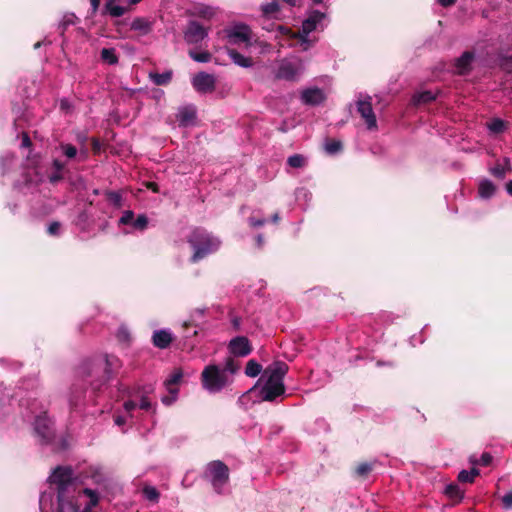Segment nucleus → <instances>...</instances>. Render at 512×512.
Wrapping results in <instances>:
<instances>
[{
  "instance_id": "c9c22d12",
  "label": "nucleus",
  "mask_w": 512,
  "mask_h": 512,
  "mask_svg": "<svg viewBox=\"0 0 512 512\" xmlns=\"http://www.w3.org/2000/svg\"><path fill=\"white\" fill-rule=\"evenodd\" d=\"M239 368H240L239 363L236 362L232 357H228L226 360V363H225V367L221 370L225 371L226 374H227V372H230L233 374V373L237 372Z\"/></svg>"
},
{
  "instance_id": "a18cd8bd",
  "label": "nucleus",
  "mask_w": 512,
  "mask_h": 512,
  "mask_svg": "<svg viewBox=\"0 0 512 512\" xmlns=\"http://www.w3.org/2000/svg\"><path fill=\"white\" fill-rule=\"evenodd\" d=\"M458 480L462 483H473L474 482L473 478L469 474V471H467V470H462L459 472Z\"/></svg>"
},
{
  "instance_id": "c85d7f7f",
  "label": "nucleus",
  "mask_w": 512,
  "mask_h": 512,
  "mask_svg": "<svg viewBox=\"0 0 512 512\" xmlns=\"http://www.w3.org/2000/svg\"><path fill=\"white\" fill-rule=\"evenodd\" d=\"M188 55L196 62L207 63L211 60L212 54L208 51L196 52L189 50Z\"/></svg>"
},
{
  "instance_id": "9d476101",
  "label": "nucleus",
  "mask_w": 512,
  "mask_h": 512,
  "mask_svg": "<svg viewBox=\"0 0 512 512\" xmlns=\"http://www.w3.org/2000/svg\"><path fill=\"white\" fill-rule=\"evenodd\" d=\"M325 18V14L319 11H313L309 17L303 21L301 31L293 37H299L303 50L310 46L308 35L317 28V25Z\"/></svg>"
},
{
  "instance_id": "7c9ffc66",
  "label": "nucleus",
  "mask_w": 512,
  "mask_h": 512,
  "mask_svg": "<svg viewBox=\"0 0 512 512\" xmlns=\"http://www.w3.org/2000/svg\"><path fill=\"white\" fill-rule=\"evenodd\" d=\"M287 163L292 168H302L306 164V159L300 154H294L287 159Z\"/></svg>"
},
{
  "instance_id": "603ef678",
  "label": "nucleus",
  "mask_w": 512,
  "mask_h": 512,
  "mask_svg": "<svg viewBox=\"0 0 512 512\" xmlns=\"http://www.w3.org/2000/svg\"><path fill=\"white\" fill-rule=\"evenodd\" d=\"M91 147H92V151L94 152V154H99L101 151V143H100L99 139L92 138L91 139Z\"/></svg>"
},
{
  "instance_id": "e433bc0d",
  "label": "nucleus",
  "mask_w": 512,
  "mask_h": 512,
  "mask_svg": "<svg viewBox=\"0 0 512 512\" xmlns=\"http://www.w3.org/2000/svg\"><path fill=\"white\" fill-rule=\"evenodd\" d=\"M61 149L63 154L69 159L74 158L77 155V149L72 144H61Z\"/></svg>"
},
{
  "instance_id": "864d4df0",
  "label": "nucleus",
  "mask_w": 512,
  "mask_h": 512,
  "mask_svg": "<svg viewBox=\"0 0 512 512\" xmlns=\"http://www.w3.org/2000/svg\"><path fill=\"white\" fill-rule=\"evenodd\" d=\"M62 179H63V175H62V173L57 172V171H55L54 173H52V174L49 176V181H50V183H52V184H56V183L60 182Z\"/></svg>"
},
{
  "instance_id": "0e129e2a",
  "label": "nucleus",
  "mask_w": 512,
  "mask_h": 512,
  "mask_svg": "<svg viewBox=\"0 0 512 512\" xmlns=\"http://www.w3.org/2000/svg\"><path fill=\"white\" fill-rule=\"evenodd\" d=\"M116 425L121 426L125 423V419L122 416H117L114 419Z\"/></svg>"
},
{
  "instance_id": "5701e85b",
  "label": "nucleus",
  "mask_w": 512,
  "mask_h": 512,
  "mask_svg": "<svg viewBox=\"0 0 512 512\" xmlns=\"http://www.w3.org/2000/svg\"><path fill=\"white\" fill-rule=\"evenodd\" d=\"M178 121L180 125L186 126L196 118V110L192 106H186L179 110Z\"/></svg>"
},
{
  "instance_id": "f8f14e48",
  "label": "nucleus",
  "mask_w": 512,
  "mask_h": 512,
  "mask_svg": "<svg viewBox=\"0 0 512 512\" xmlns=\"http://www.w3.org/2000/svg\"><path fill=\"white\" fill-rule=\"evenodd\" d=\"M357 110L365 120L368 129L372 130L377 127V120L372 108L371 97L359 99L357 101Z\"/></svg>"
},
{
  "instance_id": "aec40b11",
  "label": "nucleus",
  "mask_w": 512,
  "mask_h": 512,
  "mask_svg": "<svg viewBox=\"0 0 512 512\" xmlns=\"http://www.w3.org/2000/svg\"><path fill=\"white\" fill-rule=\"evenodd\" d=\"M127 11L126 7L116 4V0H105L102 15H110L117 18L123 16Z\"/></svg>"
},
{
  "instance_id": "8fccbe9b",
  "label": "nucleus",
  "mask_w": 512,
  "mask_h": 512,
  "mask_svg": "<svg viewBox=\"0 0 512 512\" xmlns=\"http://www.w3.org/2000/svg\"><path fill=\"white\" fill-rule=\"evenodd\" d=\"M502 502L505 508H512V491L508 492L506 495L503 496Z\"/></svg>"
},
{
  "instance_id": "13d9d810",
  "label": "nucleus",
  "mask_w": 512,
  "mask_h": 512,
  "mask_svg": "<svg viewBox=\"0 0 512 512\" xmlns=\"http://www.w3.org/2000/svg\"><path fill=\"white\" fill-rule=\"evenodd\" d=\"M101 0H90L91 4V14L95 15L100 7Z\"/></svg>"
},
{
  "instance_id": "e2e57ef3",
  "label": "nucleus",
  "mask_w": 512,
  "mask_h": 512,
  "mask_svg": "<svg viewBox=\"0 0 512 512\" xmlns=\"http://www.w3.org/2000/svg\"><path fill=\"white\" fill-rule=\"evenodd\" d=\"M439 3L443 6V7H448V6H451L455 3L456 0H438Z\"/></svg>"
},
{
  "instance_id": "bb28decb",
  "label": "nucleus",
  "mask_w": 512,
  "mask_h": 512,
  "mask_svg": "<svg viewBox=\"0 0 512 512\" xmlns=\"http://www.w3.org/2000/svg\"><path fill=\"white\" fill-rule=\"evenodd\" d=\"M495 192L494 184L489 180H483L479 184V194L482 198H489Z\"/></svg>"
},
{
  "instance_id": "2f4dec72",
  "label": "nucleus",
  "mask_w": 512,
  "mask_h": 512,
  "mask_svg": "<svg viewBox=\"0 0 512 512\" xmlns=\"http://www.w3.org/2000/svg\"><path fill=\"white\" fill-rule=\"evenodd\" d=\"M107 200L116 208L122 207V196L116 191H107L105 193Z\"/></svg>"
},
{
  "instance_id": "cd10ccee",
  "label": "nucleus",
  "mask_w": 512,
  "mask_h": 512,
  "mask_svg": "<svg viewBox=\"0 0 512 512\" xmlns=\"http://www.w3.org/2000/svg\"><path fill=\"white\" fill-rule=\"evenodd\" d=\"M101 59L110 65L118 63V56L114 48H103L101 50Z\"/></svg>"
},
{
  "instance_id": "a211bd4d",
  "label": "nucleus",
  "mask_w": 512,
  "mask_h": 512,
  "mask_svg": "<svg viewBox=\"0 0 512 512\" xmlns=\"http://www.w3.org/2000/svg\"><path fill=\"white\" fill-rule=\"evenodd\" d=\"M173 341L172 334L167 330H158L153 333L152 343L159 349H166Z\"/></svg>"
},
{
  "instance_id": "39448f33",
  "label": "nucleus",
  "mask_w": 512,
  "mask_h": 512,
  "mask_svg": "<svg viewBox=\"0 0 512 512\" xmlns=\"http://www.w3.org/2000/svg\"><path fill=\"white\" fill-rule=\"evenodd\" d=\"M304 69V63L300 58H285L279 62L275 71V77L277 79L295 82L300 79Z\"/></svg>"
},
{
  "instance_id": "680f3d73",
  "label": "nucleus",
  "mask_w": 512,
  "mask_h": 512,
  "mask_svg": "<svg viewBox=\"0 0 512 512\" xmlns=\"http://www.w3.org/2000/svg\"><path fill=\"white\" fill-rule=\"evenodd\" d=\"M137 404L134 402V401H126L124 403V409L127 411V412H131L132 410H134L136 408Z\"/></svg>"
},
{
  "instance_id": "338daca9",
  "label": "nucleus",
  "mask_w": 512,
  "mask_h": 512,
  "mask_svg": "<svg viewBox=\"0 0 512 512\" xmlns=\"http://www.w3.org/2000/svg\"><path fill=\"white\" fill-rule=\"evenodd\" d=\"M506 189H507V192L512 195V181H509L507 184H506Z\"/></svg>"
},
{
  "instance_id": "c03bdc74",
  "label": "nucleus",
  "mask_w": 512,
  "mask_h": 512,
  "mask_svg": "<svg viewBox=\"0 0 512 512\" xmlns=\"http://www.w3.org/2000/svg\"><path fill=\"white\" fill-rule=\"evenodd\" d=\"M84 494L89 496L90 506L94 507L98 504L99 498L95 491H93L92 489L86 488V489H84Z\"/></svg>"
},
{
  "instance_id": "5fc2aeb1",
  "label": "nucleus",
  "mask_w": 512,
  "mask_h": 512,
  "mask_svg": "<svg viewBox=\"0 0 512 512\" xmlns=\"http://www.w3.org/2000/svg\"><path fill=\"white\" fill-rule=\"evenodd\" d=\"M198 15L203 18H211L213 16V12H212L211 8L205 7V8H201L198 11Z\"/></svg>"
},
{
  "instance_id": "37998d69",
  "label": "nucleus",
  "mask_w": 512,
  "mask_h": 512,
  "mask_svg": "<svg viewBox=\"0 0 512 512\" xmlns=\"http://www.w3.org/2000/svg\"><path fill=\"white\" fill-rule=\"evenodd\" d=\"M245 373L249 377H256V359L252 358L248 361Z\"/></svg>"
},
{
  "instance_id": "69168bd1",
  "label": "nucleus",
  "mask_w": 512,
  "mask_h": 512,
  "mask_svg": "<svg viewBox=\"0 0 512 512\" xmlns=\"http://www.w3.org/2000/svg\"><path fill=\"white\" fill-rule=\"evenodd\" d=\"M469 474L471 475V477L473 478V480L479 475V470L476 469V468H472L470 471H469Z\"/></svg>"
},
{
  "instance_id": "f704fd0d",
  "label": "nucleus",
  "mask_w": 512,
  "mask_h": 512,
  "mask_svg": "<svg viewBox=\"0 0 512 512\" xmlns=\"http://www.w3.org/2000/svg\"><path fill=\"white\" fill-rule=\"evenodd\" d=\"M133 227L138 230H145L148 226V218L144 214L138 215V217L132 223Z\"/></svg>"
},
{
  "instance_id": "1a4fd4ad",
  "label": "nucleus",
  "mask_w": 512,
  "mask_h": 512,
  "mask_svg": "<svg viewBox=\"0 0 512 512\" xmlns=\"http://www.w3.org/2000/svg\"><path fill=\"white\" fill-rule=\"evenodd\" d=\"M227 42L231 45H248L251 39L252 30L249 26L243 23H237L226 27L223 30Z\"/></svg>"
},
{
  "instance_id": "3c124183",
  "label": "nucleus",
  "mask_w": 512,
  "mask_h": 512,
  "mask_svg": "<svg viewBox=\"0 0 512 512\" xmlns=\"http://www.w3.org/2000/svg\"><path fill=\"white\" fill-rule=\"evenodd\" d=\"M492 461V456L489 453H483L480 460L479 465L488 466Z\"/></svg>"
},
{
  "instance_id": "4468645a",
  "label": "nucleus",
  "mask_w": 512,
  "mask_h": 512,
  "mask_svg": "<svg viewBox=\"0 0 512 512\" xmlns=\"http://www.w3.org/2000/svg\"><path fill=\"white\" fill-rule=\"evenodd\" d=\"M228 349L231 355L236 357H244L251 353L252 346L248 338L237 336L229 342Z\"/></svg>"
},
{
  "instance_id": "4be33fe9",
  "label": "nucleus",
  "mask_w": 512,
  "mask_h": 512,
  "mask_svg": "<svg viewBox=\"0 0 512 512\" xmlns=\"http://www.w3.org/2000/svg\"><path fill=\"white\" fill-rule=\"evenodd\" d=\"M474 59V55L471 52H464L455 63L456 72L458 74H465L470 70L471 63Z\"/></svg>"
},
{
  "instance_id": "ddd939ff",
  "label": "nucleus",
  "mask_w": 512,
  "mask_h": 512,
  "mask_svg": "<svg viewBox=\"0 0 512 512\" xmlns=\"http://www.w3.org/2000/svg\"><path fill=\"white\" fill-rule=\"evenodd\" d=\"M208 35L207 30L197 21H190L184 32V39L188 44H198Z\"/></svg>"
},
{
  "instance_id": "20e7f679",
  "label": "nucleus",
  "mask_w": 512,
  "mask_h": 512,
  "mask_svg": "<svg viewBox=\"0 0 512 512\" xmlns=\"http://www.w3.org/2000/svg\"><path fill=\"white\" fill-rule=\"evenodd\" d=\"M202 386L211 393L220 392L229 382L225 371L215 364L207 365L201 373Z\"/></svg>"
},
{
  "instance_id": "49530a36",
  "label": "nucleus",
  "mask_w": 512,
  "mask_h": 512,
  "mask_svg": "<svg viewBox=\"0 0 512 512\" xmlns=\"http://www.w3.org/2000/svg\"><path fill=\"white\" fill-rule=\"evenodd\" d=\"M371 469L372 467L370 464L362 463L357 467L356 472L359 476H365L371 471Z\"/></svg>"
},
{
  "instance_id": "473e14b6",
  "label": "nucleus",
  "mask_w": 512,
  "mask_h": 512,
  "mask_svg": "<svg viewBox=\"0 0 512 512\" xmlns=\"http://www.w3.org/2000/svg\"><path fill=\"white\" fill-rule=\"evenodd\" d=\"M445 493L452 499H462L463 491L459 488L457 484H450L446 487Z\"/></svg>"
},
{
  "instance_id": "7ed1b4c3",
  "label": "nucleus",
  "mask_w": 512,
  "mask_h": 512,
  "mask_svg": "<svg viewBox=\"0 0 512 512\" xmlns=\"http://www.w3.org/2000/svg\"><path fill=\"white\" fill-rule=\"evenodd\" d=\"M203 478L210 482L216 493L222 494L230 480V469L223 461L213 460L206 465Z\"/></svg>"
},
{
  "instance_id": "72a5a7b5",
  "label": "nucleus",
  "mask_w": 512,
  "mask_h": 512,
  "mask_svg": "<svg viewBox=\"0 0 512 512\" xmlns=\"http://www.w3.org/2000/svg\"><path fill=\"white\" fill-rule=\"evenodd\" d=\"M143 494L145 498L151 502H157L160 496L158 490L152 486H145L143 488Z\"/></svg>"
},
{
  "instance_id": "052dcab7",
  "label": "nucleus",
  "mask_w": 512,
  "mask_h": 512,
  "mask_svg": "<svg viewBox=\"0 0 512 512\" xmlns=\"http://www.w3.org/2000/svg\"><path fill=\"white\" fill-rule=\"evenodd\" d=\"M53 167H54L55 171L62 173V170L65 167V164L63 162H61L60 160L55 159V160H53Z\"/></svg>"
},
{
  "instance_id": "de8ad7c7",
  "label": "nucleus",
  "mask_w": 512,
  "mask_h": 512,
  "mask_svg": "<svg viewBox=\"0 0 512 512\" xmlns=\"http://www.w3.org/2000/svg\"><path fill=\"white\" fill-rule=\"evenodd\" d=\"M177 396L178 394L168 393L167 395L161 397V401L164 405L170 406L172 403L176 401Z\"/></svg>"
},
{
  "instance_id": "dca6fc26",
  "label": "nucleus",
  "mask_w": 512,
  "mask_h": 512,
  "mask_svg": "<svg viewBox=\"0 0 512 512\" xmlns=\"http://www.w3.org/2000/svg\"><path fill=\"white\" fill-rule=\"evenodd\" d=\"M256 384L253 385L247 392H245L238 400L239 406L248 413L249 416L253 417L256 403Z\"/></svg>"
},
{
  "instance_id": "6ab92c4d",
  "label": "nucleus",
  "mask_w": 512,
  "mask_h": 512,
  "mask_svg": "<svg viewBox=\"0 0 512 512\" xmlns=\"http://www.w3.org/2000/svg\"><path fill=\"white\" fill-rule=\"evenodd\" d=\"M183 378V371L180 368H176L173 373L164 381V386L168 393H179L178 385Z\"/></svg>"
},
{
  "instance_id": "ea45409f",
  "label": "nucleus",
  "mask_w": 512,
  "mask_h": 512,
  "mask_svg": "<svg viewBox=\"0 0 512 512\" xmlns=\"http://www.w3.org/2000/svg\"><path fill=\"white\" fill-rule=\"evenodd\" d=\"M61 229V223L58 221H53L49 224L47 228V233L51 236H59Z\"/></svg>"
},
{
  "instance_id": "f257e3e1",
  "label": "nucleus",
  "mask_w": 512,
  "mask_h": 512,
  "mask_svg": "<svg viewBox=\"0 0 512 512\" xmlns=\"http://www.w3.org/2000/svg\"><path fill=\"white\" fill-rule=\"evenodd\" d=\"M288 366L284 362H275L264 370L258 379V398L262 401H275L285 394L284 376Z\"/></svg>"
},
{
  "instance_id": "c756f323",
  "label": "nucleus",
  "mask_w": 512,
  "mask_h": 512,
  "mask_svg": "<svg viewBox=\"0 0 512 512\" xmlns=\"http://www.w3.org/2000/svg\"><path fill=\"white\" fill-rule=\"evenodd\" d=\"M436 98V94L431 91H424L414 95L413 100L415 103H427Z\"/></svg>"
},
{
  "instance_id": "b1692460",
  "label": "nucleus",
  "mask_w": 512,
  "mask_h": 512,
  "mask_svg": "<svg viewBox=\"0 0 512 512\" xmlns=\"http://www.w3.org/2000/svg\"><path fill=\"white\" fill-rule=\"evenodd\" d=\"M280 14L279 4L275 1L262 6V18L278 19Z\"/></svg>"
},
{
  "instance_id": "a19ab883",
  "label": "nucleus",
  "mask_w": 512,
  "mask_h": 512,
  "mask_svg": "<svg viewBox=\"0 0 512 512\" xmlns=\"http://www.w3.org/2000/svg\"><path fill=\"white\" fill-rule=\"evenodd\" d=\"M134 219V213L131 210L124 211L123 215L119 219V223L122 225L132 224Z\"/></svg>"
},
{
  "instance_id": "bf43d9fd",
  "label": "nucleus",
  "mask_w": 512,
  "mask_h": 512,
  "mask_svg": "<svg viewBox=\"0 0 512 512\" xmlns=\"http://www.w3.org/2000/svg\"><path fill=\"white\" fill-rule=\"evenodd\" d=\"M151 407V403L147 397H142L140 401V408L143 410H148Z\"/></svg>"
},
{
  "instance_id": "f3484780",
  "label": "nucleus",
  "mask_w": 512,
  "mask_h": 512,
  "mask_svg": "<svg viewBox=\"0 0 512 512\" xmlns=\"http://www.w3.org/2000/svg\"><path fill=\"white\" fill-rule=\"evenodd\" d=\"M86 393V388L84 383H74L70 389L69 394V405L70 408L76 409L81 401L83 400Z\"/></svg>"
},
{
  "instance_id": "412c9836",
  "label": "nucleus",
  "mask_w": 512,
  "mask_h": 512,
  "mask_svg": "<svg viewBox=\"0 0 512 512\" xmlns=\"http://www.w3.org/2000/svg\"><path fill=\"white\" fill-rule=\"evenodd\" d=\"M153 29V23L144 17H137L131 23V30L137 31L144 36L149 34Z\"/></svg>"
},
{
  "instance_id": "4c0bfd02",
  "label": "nucleus",
  "mask_w": 512,
  "mask_h": 512,
  "mask_svg": "<svg viewBox=\"0 0 512 512\" xmlns=\"http://www.w3.org/2000/svg\"><path fill=\"white\" fill-rule=\"evenodd\" d=\"M341 148H342V145L339 141L332 140L325 144V150L330 154H334V153L340 151Z\"/></svg>"
},
{
  "instance_id": "09e8293b",
  "label": "nucleus",
  "mask_w": 512,
  "mask_h": 512,
  "mask_svg": "<svg viewBox=\"0 0 512 512\" xmlns=\"http://www.w3.org/2000/svg\"><path fill=\"white\" fill-rule=\"evenodd\" d=\"M491 173L498 178H504L505 177V167L501 165H496L491 169Z\"/></svg>"
},
{
  "instance_id": "58836bf2",
  "label": "nucleus",
  "mask_w": 512,
  "mask_h": 512,
  "mask_svg": "<svg viewBox=\"0 0 512 512\" xmlns=\"http://www.w3.org/2000/svg\"><path fill=\"white\" fill-rule=\"evenodd\" d=\"M74 18H76V16L74 14L64 17L63 21L59 25V30H60L61 34H64V32L66 31L68 26L74 24Z\"/></svg>"
},
{
  "instance_id": "393cba45",
  "label": "nucleus",
  "mask_w": 512,
  "mask_h": 512,
  "mask_svg": "<svg viewBox=\"0 0 512 512\" xmlns=\"http://www.w3.org/2000/svg\"><path fill=\"white\" fill-rule=\"evenodd\" d=\"M227 53L230 56V58L233 60V62L241 67H249L253 63L252 58L244 57L242 54H240L235 49L227 48Z\"/></svg>"
},
{
  "instance_id": "a878e982",
  "label": "nucleus",
  "mask_w": 512,
  "mask_h": 512,
  "mask_svg": "<svg viewBox=\"0 0 512 512\" xmlns=\"http://www.w3.org/2000/svg\"><path fill=\"white\" fill-rule=\"evenodd\" d=\"M150 78L152 79L153 83L162 86L167 85L170 83L172 79V71H166L164 73H154L150 74Z\"/></svg>"
},
{
  "instance_id": "6e6d98bb",
  "label": "nucleus",
  "mask_w": 512,
  "mask_h": 512,
  "mask_svg": "<svg viewBox=\"0 0 512 512\" xmlns=\"http://www.w3.org/2000/svg\"><path fill=\"white\" fill-rule=\"evenodd\" d=\"M21 146L25 148L32 146V141L27 133L22 134Z\"/></svg>"
},
{
  "instance_id": "9b49d317",
  "label": "nucleus",
  "mask_w": 512,
  "mask_h": 512,
  "mask_svg": "<svg viewBox=\"0 0 512 512\" xmlns=\"http://www.w3.org/2000/svg\"><path fill=\"white\" fill-rule=\"evenodd\" d=\"M193 88L200 93H211L215 90L216 79L214 75L199 72L192 79Z\"/></svg>"
},
{
  "instance_id": "79ce46f5",
  "label": "nucleus",
  "mask_w": 512,
  "mask_h": 512,
  "mask_svg": "<svg viewBox=\"0 0 512 512\" xmlns=\"http://www.w3.org/2000/svg\"><path fill=\"white\" fill-rule=\"evenodd\" d=\"M488 128L490 131L494 132V133H499L501 131H503V128H504V123L502 120L500 119H495L493 120L489 125H488Z\"/></svg>"
},
{
  "instance_id": "f03ea898",
  "label": "nucleus",
  "mask_w": 512,
  "mask_h": 512,
  "mask_svg": "<svg viewBox=\"0 0 512 512\" xmlns=\"http://www.w3.org/2000/svg\"><path fill=\"white\" fill-rule=\"evenodd\" d=\"M187 242L193 249L191 263H198L220 247V240L203 228H195L187 237Z\"/></svg>"
},
{
  "instance_id": "0eeeda50",
  "label": "nucleus",
  "mask_w": 512,
  "mask_h": 512,
  "mask_svg": "<svg viewBox=\"0 0 512 512\" xmlns=\"http://www.w3.org/2000/svg\"><path fill=\"white\" fill-rule=\"evenodd\" d=\"M73 471L69 467H57L50 476L52 484L57 486V500L59 504L63 503L66 498V492L73 484Z\"/></svg>"
},
{
  "instance_id": "2eb2a0df",
  "label": "nucleus",
  "mask_w": 512,
  "mask_h": 512,
  "mask_svg": "<svg viewBox=\"0 0 512 512\" xmlns=\"http://www.w3.org/2000/svg\"><path fill=\"white\" fill-rule=\"evenodd\" d=\"M301 101L306 105H319L326 99L324 91L318 87L304 89L301 92Z\"/></svg>"
},
{
  "instance_id": "774afa93",
  "label": "nucleus",
  "mask_w": 512,
  "mask_h": 512,
  "mask_svg": "<svg viewBox=\"0 0 512 512\" xmlns=\"http://www.w3.org/2000/svg\"><path fill=\"white\" fill-rule=\"evenodd\" d=\"M469 461L473 465L479 464V460H477L474 456H471Z\"/></svg>"
},
{
  "instance_id": "423d86ee",
  "label": "nucleus",
  "mask_w": 512,
  "mask_h": 512,
  "mask_svg": "<svg viewBox=\"0 0 512 512\" xmlns=\"http://www.w3.org/2000/svg\"><path fill=\"white\" fill-rule=\"evenodd\" d=\"M119 363V359L115 356H106L105 357V367L103 368L101 364L96 365L93 364L91 368L85 372V377L89 378L93 375L98 374L103 371V375L100 379H96L90 382L93 392H97L100 390L101 386L104 385L111 377L112 369L117 367Z\"/></svg>"
},
{
  "instance_id": "6e6552de",
  "label": "nucleus",
  "mask_w": 512,
  "mask_h": 512,
  "mask_svg": "<svg viewBox=\"0 0 512 512\" xmlns=\"http://www.w3.org/2000/svg\"><path fill=\"white\" fill-rule=\"evenodd\" d=\"M34 432L41 444L48 445L55 439L53 421L48 417L47 412L38 415L34 421Z\"/></svg>"
},
{
  "instance_id": "4d7b16f0",
  "label": "nucleus",
  "mask_w": 512,
  "mask_h": 512,
  "mask_svg": "<svg viewBox=\"0 0 512 512\" xmlns=\"http://www.w3.org/2000/svg\"><path fill=\"white\" fill-rule=\"evenodd\" d=\"M145 187L154 193H159V185L156 182L148 181L145 182Z\"/></svg>"
}]
</instances>
